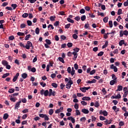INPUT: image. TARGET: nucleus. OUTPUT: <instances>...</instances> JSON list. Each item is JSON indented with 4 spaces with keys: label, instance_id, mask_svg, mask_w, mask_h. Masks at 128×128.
Returning <instances> with one entry per match:
<instances>
[{
    "label": "nucleus",
    "instance_id": "obj_1",
    "mask_svg": "<svg viewBox=\"0 0 128 128\" xmlns=\"http://www.w3.org/2000/svg\"><path fill=\"white\" fill-rule=\"evenodd\" d=\"M74 82H72V80H70L68 84H66V88L70 89V88L72 86V84Z\"/></svg>",
    "mask_w": 128,
    "mask_h": 128
},
{
    "label": "nucleus",
    "instance_id": "obj_2",
    "mask_svg": "<svg viewBox=\"0 0 128 128\" xmlns=\"http://www.w3.org/2000/svg\"><path fill=\"white\" fill-rule=\"evenodd\" d=\"M28 70H29V72H36V68H32V66H28Z\"/></svg>",
    "mask_w": 128,
    "mask_h": 128
},
{
    "label": "nucleus",
    "instance_id": "obj_3",
    "mask_svg": "<svg viewBox=\"0 0 128 128\" xmlns=\"http://www.w3.org/2000/svg\"><path fill=\"white\" fill-rule=\"evenodd\" d=\"M90 87H84V88H80V90H82V92H86V90H90Z\"/></svg>",
    "mask_w": 128,
    "mask_h": 128
},
{
    "label": "nucleus",
    "instance_id": "obj_4",
    "mask_svg": "<svg viewBox=\"0 0 128 128\" xmlns=\"http://www.w3.org/2000/svg\"><path fill=\"white\" fill-rule=\"evenodd\" d=\"M48 96H56V92L52 91V89H50Z\"/></svg>",
    "mask_w": 128,
    "mask_h": 128
},
{
    "label": "nucleus",
    "instance_id": "obj_5",
    "mask_svg": "<svg viewBox=\"0 0 128 128\" xmlns=\"http://www.w3.org/2000/svg\"><path fill=\"white\" fill-rule=\"evenodd\" d=\"M110 68H111V70H114V72H118V68H116V66H114V64H111Z\"/></svg>",
    "mask_w": 128,
    "mask_h": 128
},
{
    "label": "nucleus",
    "instance_id": "obj_6",
    "mask_svg": "<svg viewBox=\"0 0 128 128\" xmlns=\"http://www.w3.org/2000/svg\"><path fill=\"white\" fill-rule=\"evenodd\" d=\"M100 114H103L104 116H108V112L106 110L103 111L102 110H101L100 111Z\"/></svg>",
    "mask_w": 128,
    "mask_h": 128
},
{
    "label": "nucleus",
    "instance_id": "obj_7",
    "mask_svg": "<svg viewBox=\"0 0 128 128\" xmlns=\"http://www.w3.org/2000/svg\"><path fill=\"white\" fill-rule=\"evenodd\" d=\"M22 103V101H19L16 102L15 106V110H18V108H20V104Z\"/></svg>",
    "mask_w": 128,
    "mask_h": 128
},
{
    "label": "nucleus",
    "instance_id": "obj_8",
    "mask_svg": "<svg viewBox=\"0 0 128 128\" xmlns=\"http://www.w3.org/2000/svg\"><path fill=\"white\" fill-rule=\"evenodd\" d=\"M19 76H20V73H17L16 74V76H14L12 80L14 82H16V80H18V78Z\"/></svg>",
    "mask_w": 128,
    "mask_h": 128
},
{
    "label": "nucleus",
    "instance_id": "obj_9",
    "mask_svg": "<svg viewBox=\"0 0 128 128\" xmlns=\"http://www.w3.org/2000/svg\"><path fill=\"white\" fill-rule=\"evenodd\" d=\"M2 65L4 66H6L8 64V61H6V60H2Z\"/></svg>",
    "mask_w": 128,
    "mask_h": 128
},
{
    "label": "nucleus",
    "instance_id": "obj_10",
    "mask_svg": "<svg viewBox=\"0 0 128 128\" xmlns=\"http://www.w3.org/2000/svg\"><path fill=\"white\" fill-rule=\"evenodd\" d=\"M72 54L74 55V58H73L74 60H76V58H78V53L72 52Z\"/></svg>",
    "mask_w": 128,
    "mask_h": 128
},
{
    "label": "nucleus",
    "instance_id": "obj_11",
    "mask_svg": "<svg viewBox=\"0 0 128 128\" xmlns=\"http://www.w3.org/2000/svg\"><path fill=\"white\" fill-rule=\"evenodd\" d=\"M82 112H83V114H88V112H90L87 109H86V108L82 109Z\"/></svg>",
    "mask_w": 128,
    "mask_h": 128
},
{
    "label": "nucleus",
    "instance_id": "obj_12",
    "mask_svg": "<svg viewBox=\"0 0 128 128\" xmlns=\"http://www.w3.org/2000/svg\"><path fill=\"white\" fill-rule=\"evenodd\" d=\"M120 90H122V86L119 85L118 86V89L116 90V92H120Z\"/></svg>",
    "mask_w": 128,
    "mask_h": 128
},
{
    "label": "nucleus",
    "instance_id": "obj_13",
    "mask_svg": "<svg viewBox=\"0 0 128 128\" xmlns=\"http://www.w3.org/2000/svg\"><path fill=\"white\" fill-rule=\"evenodd\" d=\"M82 100H90V98L88 96H84L82 98Z\"/></svg>",
    "mask_w": 128,
    "mask_h": 128
},
{
    "label": "nucleus",
    "instance_id": "obj_14",
    "mask_svg": "<svg viewBox=\"0 0 128 128\" xmlns=\"http://www.w3.org/2000/svg\"><path fill=\"white\" fill-rule=\"evenodd\" d=\"M123 44H124V40H122L120 41V42H119V46H122Z\"/></svg>",
    "mask_w": 128,
    "mask_h": 128
},
{
    "label": "nucleus",
    "instance_id": "obj_15",
    "mask_svg": "<svg viewBox=\"0 0 128 128\" xmlns=\"http://www.w3.org/2000/svg\"><path fill=\"white\" fill-rule=\"evenodd\" d=\"M8 114H4V116H3L4 120H8Z\"/></svg>",
    "mask_w": 128,
    "mask_h": 128
},
{
    "label": "nucleus",
    "instance_id": "obj_16",
    "mask_svg": "<svg viewBox=\"0 0 128 128\" xmlns=\"http://www.w3.org/2000/svg\"><path fill=\"white\" fill-rule=\"evenodd\" d=\"M96 82V80L95 79H93L92 80L88 81L87 84H94V82Z\"/></svg>",
    "mask_w": 128,
    "mask_h": 128
},
{
    "label": "nucleus",
    "instance_id": "obj_17",
    "mask_svg": "<svg viewBox=\"0 0 128 128\" xmlns=\"http://www.w3.org/2000/svg\"><path fill=\"white\" fill-rule=\"evenodd\" d=\"M22 77L24 79L26 78H28V74L26 73H24L22 74Z\"/></svg>",
    "mask_w": 128,
    "mask_h": 128
},
{
    "label": "nucleus",
    "instance_id": "obj_18",
    "mask_svg": "<svg viewBox=\"0 0 128 128\" xmlns=\"http://www.w3.org/2000/svg\"><path fill=\"white\" fill-rule=\"evenodd\" d=\"M108 42L106 41L104 44L102 46V48H106L108 45Z\"/></svg>",
    "mask_w": 128,
    "mask_h": 128
},
{
    "label": "nucleus",
    "instance_id": "obj_19",
    "mask_svg": "<svg viewBox=\"0 0 128 128\" xmlns=\"http://www.w3.org/2000/svg\"><path fill=\"white\" fill-rule=\"evenodd\" d=\"M114 84H116V80H112L110 81V86H114Z\"/></svg>",
    "mask_w": 128,
    "mask_h": 128
},
{
    "label": "nucleus",
    "instance_id": "obj_20",
    "mask_svg": "<svg viewBox=\"0 0 128 128\" xmlns=\"http://www.w3.org/2000/svg\"><path fill=\"white\" fill-rule=\"evenodd\" d=\"M50 20H51V22H54L56 20V16H50Z\"/></svg>",
    "mask_w": 128,
    "mask_h": 128
},
{
    "label": "nucleus",
    "instance_id": "obj_21",
    "mask_svg": "<svg viewBox=\"0 0 128 128\" xmlns=\"http://www.w3.org/2000/svg\"><path fill=\"white\" fill-rule=\"evenodd\" d=\"M50 92H48V90H46L44 91V96H48Z\"/></svg>",
    "mask_w": 128,
    "mask_h": 128
},
{
    "label": "nucleus",
    "instance_id": "obj_22",
    "mask_svg": "<svg viewBox=\"0 0 128 128\" xmlns=\"http://www.w3.org/2000/svg\"><path fill=\"white\" fill-rule=\"evenodd\" d=\"M72 72H71V75L72 76H74V74L76 72V70H74V67H72Z\"/></svg>",
    "mask_w": 128,
    "mask_h": 128
},
{
    "label": "nucleus",
    "instance_id": "obj_23",
    "mask_svg": "<svg viewBox=\"0 0 128 128\" xmlns=\"http://www.w3.org/2000/svg\"><path fill=\"white\" fill-rule=\"evenodd\" d=\"M112 108L116 112H118V110H119L118 108H116V106H114Z\"/></svg>",
    "mask_w": 128,
    "mask_h": 128
},
{
    "label": "nucleus",
    "instance_id": "obj_24",
    "mask_svg": "<svg viewBox=\"0 0 128 128\" xmlns=\"http://www.w3.org/2000/svg\"><path fill=\"white\" fill-rule=\"evenodd\" d=\"M94 106L95 108H98L100 106V103L96 101L94 102Z\"/></svg>",
    "mask_w": 128,
    "mask_h": 128
},
{
    "label": "nucleus",
    "instance_id": "obj_25",
    "mask_svg": "<svg viewBox=\"0 0 128 128\" xmlns=\"http://www.w3.org/2000/svg\"><path fill=\"white\" fill-rule=\"evenodd\" d=\"M103 21L105 22V23H106L108 22V16H106V17H104L103 19Z\"/></svg>",
    "mask_w": 128,
    "mask_h": 128
},
{
    "label": "nucleus",
    "instance_id": "obj_26",
    "mask_svg": "<svg viewBox=\"0 0 128 128\" xmlns=\"http://www.w3.org/2000/svg\"><path fill=\"white\" fill-rule=\"evenodd\" d=\"M74 52H75L76 54H78V52L79 50H80V48H75L74 49H73Z\"/></svg>",
    "mask_w": 128,
    "mask_h": 128
},
{
    "label": "nucleus",
    "instance_id": "obj_27",
    "mask_svg": "<svg viewBox=\"0 0 128 128\" xmlns=\"http://www.w3.org/2000/svg\"><path fill=\"white\" fill-rule=\"evenodd\" d=\"M67 20L68 22H70L71 24H74V21L70 18H67Z\"/></svg>",
    "mask_w": 128,
    "mask_h": 128
},
{
    "label": "nucleus",
    "instance_id": "obj_28",
    "mask_svg": "<svg viewBox=\"0 0 128 128\" xmlns=\"http://www.w3.org/2000/svg\"><path fill=\"white\" fill-rule=\"evenodd\" d=\"M35 32L36 34H40V28H36V30H35Z\"/></svg>",
    "mask_w": 128,
    "mask_h": 128
},
{
    "label": "nucleus",
    "instance_id": "obj_29",
    "mask_svg": "<svg viewBox=\"0 0 128 128\" xmlns=\"http://www.w3.org/2000/svg\"><path fill=\"white\" fill-rule=\"evenodd\" d=\"M58 59L60 60V62H62V64H64V58L62 57H59Z\"/></svg>",
    "mask_w": 128,
    "mask_h": 128
},
{
    "label": "nucleus",
    "instance_id": "obj_30",
    "mask_svg": "<svg viewBox=\"0 0 128 128\" xmlns=\"http://www.w3.org/2000/svg\"><path fill=\"white\" fill-rule=\"evenodd\" d=\"M8 76H10V73H6L2 76V78H6Z\"/></svg>",
    "mask_w": 128,
    "mask_h": 128
},
{
    "label": "nucleus",
    "instance_id": "obj_31",
    "mask_svg": "<svg viewBox=\"0 0 128 128\" xmlns=\"http://www.w3.org/2000/svg\"><path fill=\"white\" fill-rule=\"evenodd\" d=\"M46 42L47 44H48L49 46L52 44V42H50V40L48 39H46Z\"/></svg>",
    "mask_w": 128,
    "mask_h": 128
},
{
    "label": "nucleus",
    "instance_id": "obj_32",
    "mask_svg": "<svg viewBox=\"0 0 128 128\" xmlns=\"http://www.w3.org/2000/svg\"><path fill=\"white\" fill-rule=\"evenodd\" d=\"M86 16L85 15H84L82 16H81V20H82V22H84V20H86Z\"/></svg>",
    "mask_w": 128,
    "mask_h": 128
},
{
    "label": "nucleus",
    "instance_id": "obj_33",
    "mask_svg": "<svg viewBox=\"0 0 128 128\" xmlns=\"http://www.w3.org/2000/svg\"><path fill=\"white\" fill-rule=\"evenodd\" d=\"M98 16H104V12H100V11H98Z\"/></svg>",
    "mask_w": 128,
    "mask_h": 128
},
{
    "label": "nucleus",
    "instance_id": "obj_34",
    "mask_svg": "<svg viewBox=\"0 0 128 128\" xmlns=\"http://www.w3.org/2000/svg\"><path fill=\"white\" fill-rule=\"evenodd\" d=\"M30 38V34H28L24 38L25 40H28Z\"/></svg>",
    "mask_w": 128,
    "mask_h": 128
},
{
    "label": "nucleus",
    "instance_id": "obj_35",
    "mask_svg": "<svg viewBox=\"0 0 128 128\" xmlns=\"http://www.w3.org/2000/svg\"><path fill=\"white\" fill-rule=\"evenodd\" d=\"M8 92L10 94H12L13 92H14V88L10 89Z\"/></svg>",
    "mask_w": 128,
    "mask_h": 128
},
{
    "label": "nucleus",
    "instance_id": "obj_36",
    "mask_svg": "<svg viewBox=\"0 0 128 128\" xmlns=\"http://www.w3.org/2000/svg\"><path fill=\"white\" fill-rule=\"evenodd\" d=\"M102 92L103 93V94L106 95V90L105 88H103L102 90Z\"/></svg>",
    "mask_w": 128,
    "mask_h": 128
},
{
    "label": "nucleus",
    "instance_id": "obj_37",
    "mask_svg": "<svg viewBox=\"0 0 128 128\" xmlns=\"http://www.w3.org/2000/svg\"><path fill=\"white\" fill-rule=\"evenodd\" d=\"M67 72L68 74H72V68L70 67H68L67 69Z\"/></svg>",
    "mask_w": 128,
    "mask_h": 128
},
{
    "label": "nucleus",
    "instance_id": "obj_38",
    "mask_svg": "<svg viewBox=\"0 0 128 128\" xmlns=\"http://www.w3.org/2000/svg\"><path fill=\"white\" fill-rule=\"evenodd\" d=\"M17 34H18V36H24V34L21 32H18L17 33Z\"/></svg>",
    "mask_w": 128,
    "mask_h": 128
},
{
    "label": "nucleus",
    "instance_id": "obj_39",
    "mask_svg": "<svg viewBox=\"0 0 128 128\" xmlns=\"http://www.w3.org/2000/svg\"><path fill=\"white\" fill-rule=\"evenodd\" d=\"M112 78L114 80H116V75H114V74H112Z\"/></svg>",
    "mask_w": 128,
    "mask_h": 128
},
{
    "label": "nucleus",
    "instance_id": "obj_40",
    "mask_svg": "<svg viewBox=\"0 0 128 128\" xmlns=\"http://www.w3.org/2000/svg\"><path fill=\"white\" fill-rule=\"evenodd\" d=\"M124 31H122V30H120V38H122V36H124Z\"/></svg>",
    "mask_w": 128,
    "mask_h": 128
},
{
    "label": "nucleus",
    "instance_id": "obj_41",
    "mask_svg": "<svg viewBox=\"0 0 128 128\" xmlns=\"http://www.w3.org/2000/svg\"><path fill=\"white\" fill-rule=\"evenodd\" d=\"M22 18H26L28 16V13H24L22 16Z\"/></svg>",
    "mask_w": 128,
    "mask_h": 128
},
{
    "label": "nucleus",
    "instance_id": "obj_42",
    "mask_svg": "<svg viewBox=\"0 0 128 128\" xmlns=\"http://www.w3.org/2000/svg\"><path fill=\"white\" fill-rule=\"evenodd\" d=\"M27 44L29 46H30L31 48L32 46V48H33L32 46V42H30V41H28L27 42Z\"/></svg>",
    "mask_w": 128,
    "mask_h": 128
},
{
    "label": "nucleus",
    "instance_id": "obj_43",
    "mask_svg": "<svg viewBox=\"0 0 128 128\" xmlns=\"http://www.w3.org/2000/svg\"><path fill=\"white\" fill-rule=\"evenodd\" d=\"M72 38H74V40H77L78 38V35H76V34H74L72 35Z\"/></svg>",
    "mask_w": 128,
    "mask_h": 128
},
{
    "label": "nucleus",
    "instance_id": "obj_44",
    "mask_svg": "<svg viewBox=\"0 0 128 128\" xmlns=\"http://www.w3.org/2000/svg\"><path fill=\"white\" fill-rule=\"evenodd\" d=\"M52 86H53V88H58V84L56 83H52Z\"/></svg>",
    "mask_w": 128,
    "mask_h": 128
},
{
    "label": "nucleus",
    "instance_id": "obj_45",
    "mask_svg": "<svg viewBox=\"0 0 128 128\" xmlns=\"http://www.w3.org/2000/svg\"><path fill=\"white\" fill-rule=\"evenodd\" d=\"M11 6L13 8L14 10H15L17 8L18 5L16 4H12Z\"/></svg>",
    "mask_w": 128,
    "mask_h": 128
},
{
    "label": "nucleus",
    "instance_id": "obj_46",
    "mask_svg": "<svg viewBox=\"0 0 128 128\" xmlns=\"http://www.w3.org/2000/svg\"><path fill=\"white\" fill-rule=\"evenodd\" d=\"M100 120H106V118L101 116H100Z\"/></svg>",
    "mask_w": 128,
    "mask_h": 128
},
{
    "label": "nucleus",
    "instance_id": "obj_47",
    "mask_svg": "<svg viewBox=\"0 0 128 128\" xmlns=\"http://www.w3.org/2000/svg\"><path fill=\"white\" fill-rule=\"evenodd\" d=\"M104 54V52H100L98 54V56H102Z\"/></svg>",
    "mask_w": 128,
    "mask_h": 128
},
{
    "label": "nucleus",
    "instance_id": "obj_48",
    "mask_svg": "<svg viewBox=\"0 0 128 128\" xmlns=\"http://www.w3.org/2000/svg\"><path fill=\"white\" fill-rule=\"evenodd\" d=\"M80 14H84L86 12V10H84V9L82 8L80 10Z\"/></svg>",
    "mask_w": 128,
    "mask_h": 128
},
{
    "label": "nucleus",
    "instance_id": "obj_49",
    "mask_svg": "<svg viewBox=\"0 0 128 128\" xmlns=\"http://www.w3.org/2000/svg\"><path fill=\"white\" fill-rule=\"evenodd\" d=\"M27 24H28V25L29 26H32V21L30 20H27Z\"/></svg>",
    "mask_w": 128,
    "mask_h": 128
},
{
    "label": "nucleus",
    "instance_id": "obj_50",
    "mask_svg": "<svg viewBox=\"0 0 128 128\" xmlns=\"http://www.w3.org/2000/svg\"><path fill=\"white\" fill-rule=\"evenodd\" d=\"M108 24L110 26V28H112V20L109 21Z\"/></svg>",
    "mask_w": 128,
    "mask_h": 128
},
{
    "label": "nucleus",
    "instance_id": "obj_51",
    "mask_svg": "<svg viewBox=\"0 0 128 128\" xmlns=\"http://www.w3.org/2000/svg\"><path fill=\"white\" fill-rule=\"evenodd\" d=\"M52 114H54V110L52 109H50V110H49V114L50 116H52Z\"/></svg>",
    "mask_w": 128,
    "mask_h": 128
},
{
    "label": "nucleus",
    "instance_id": "obj_52",
    "mask_svg": "<svg viewBox=\"0 0 128 128\" xmlns=\"http://www.w3.org/2000/svg\"><path fill=\"white\" fill-rule=\"evenodd\" d=\"M28 118V114H24L22 116V120H26V118Z\"/></svg>",
    "mask_w": 128,
    "mask_h": 128
},
{
    "label": "nucleus",
    "instance_id": "obj_53",
    "mask_svg": "<svg viewBox=\"0 0 128 128\" xmlns=\"http://www.w3.org/2000/svg\"><path fill=\"white\" fill-rule=\"evenodd\" d=\"M10 100H11V102H16V98H10Z\"/></svg>",
    "mask_w": 128,
    "mask_h": 128
},
{
    "label": "nucleus",
    "instance_id": "obj_54",
    "mask_svg": "<svg viewBox=\"0 0 128 128\" xmlns=\"http://www.w3.org/2000/svg\"><path fill=\"white\" fill-rule=\"evenodd\" d=\"M44 120H50V118H48V116H47L46 114L45 115V116L44 117Z\"/></svg>",
    "mask_w": 128,
    "mask_h": 128
},
{
    "label": "nucleus",
    "instance_id": "obj_55",
    "mask_svg": "<svg viewBox=\"0 0 128 128\" xmlns=\"http://www.w3.org/2000/svg\"><path fill=\"white\" fill-rule=\"evenodd\" d=\"M40 84L42 86V88H44V86H46V83H44L43 82H40Z\"/></svg>",
    "mask_w": 128,
    "mask_h": 128
},
{
    "label": "nucleus",
    "instance_id": "obj_56",
    "mask_svg": "<svg viewBox=\"0 0 128 128\" xmlns=\"http://www.w3.org/2000/svg\"><path fill=\"white\" fill-rule=\"evenodd\" d=\"M124 92H126V93L128 94V88H126V87L124 88Z\"/></svg>",
    "mask_w": 128,
    "mask_h": 128
},
{
    "label": "nucleus",
    "instance_id": "obj_57",
    "mask_svg": "<svg viewBox=\"0 0 128 128\" xmlns=\"http://www.w3.org/2000/svg\"><path fill=\"white\" fill-rule=\"evenodd\" d=\"M122 9H118V16H120V14H122Z\"/></svg>",
    "mask_w": 128,
    "mask_h": 128
},
{
    "label": "nucleus",
    "instance_id": "obj_58",
    "mask_svg": "<svg viewBox=\"0 0 128 128\" xmlns=\"http://www.w3.org/2000/svg\"><path fill=\"white\" fill-rule=\"evenodd\" d=\"M22 114H26V112H28V109H25L22 111Z\"/></svg>",
    "mask_w": 128,
    "mask_h": 128
},
{
    "label": "nucleus",
    "instance_id": "obj_59",
    "mask_svg": "<svg viewBox=\"0 0 128 128\" xmlns=\"http://www.w3.org/2000/svg\"><path fill=\"white\" fill-rule=\"evenodd\" d=\"M46 114H39V116L40 118H44V116H46Z\"/></svg>",
    "mask_w": 128,
    "mask_h": 128
},
{
    "label": "nucleus",
    "instance_id": "obj_60",
    "mask_svg": "<svg viewBox=\"0 0 128 128\" xmlns=\"http://www.w3.org/2000/svg\"><path fill=\"white\" fill-rule=\"evenodd\" d=\"M67 46H68V48H72V43L68 42L67 44Z\"/></svg>",
    "mask_w": 128,
    "mask_h": 128
},
{
    "label": "nucleus",
    "instance_id": "obj_61",
    "mask_svg": "<svg viewBox=\"0 0 128 128\" xmlns=\"http://www.w3.org/2000/svg\"><path fill=\"white\" fill-rule=\"evenodd\" d=\"M70 24H68L65 26V28H70Z\"/></svg>",
    "mask_w": 128,
    "mask_h": 128
},
{
    "label": "nucleus",
    "instance_id": "obj_62",
    "mask_svg": "<svg viewBox=\"0 0 128 128\" xmlns=\"http://www.w3.org/2000/svg\"><path fill=\"white\" fill-rule=\"evenodd\" d=\"M123 32H124V36H128V30H126L124 31Z\"/></svg>",
    "mask_w": 128,
    "mask_h": 128
},
{
    "label": "nucleus",
    "instance_id": "obj_63",
    "mask_svg": "<svg viewBox=\"0 0 128 128\" xmlns=\"http://www.w3.org/2000/svg\"><path fill=\"white\" fill-rule=\"evenodd\" d=\"M81 104L82 106H86V104H88L86 103V102H84V101H82L81 102Z\"/></svg>",
    "mask_w": 128,
    "mask_h": 128
},
{
    "label": "nucleus",
    "instance_id": "obj_64",
    "mask_svg": "<svg viewBox=\"0 0 128 128\" xmlns=\"http://www.w3.org/2000/svg\"><path fill=\"white\" fill-rule=\"evenodd\" d=\"M96 74V70H94L90 72V74Z\"/></svg>",
    "mask_w": 128,
    "mask_h": 128
}]
</instances>
